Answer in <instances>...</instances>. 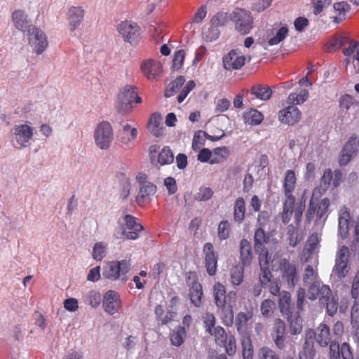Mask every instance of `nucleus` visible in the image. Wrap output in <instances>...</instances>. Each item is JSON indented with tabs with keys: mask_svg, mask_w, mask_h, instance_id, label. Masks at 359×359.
Returning a JSON list of instances; mask_svg holds the SVG:
<instances>
[{
	"mask_svg": "<svg viewBox=\"0 0 359 359\" xmlns=\"http://www.w3.org/2000/svg\"><path fill=\"white\" fill-rule=\"evenodd\" d=\"M251 93L256 98L262 101H266L271 98L272 90L269 86H255L251 88Z\"/></svg>",
	"mask_w": 359,
	"mask_h": 359,
	"instance_id": "obj_39",
	"label": "nucleus"
},
{
	"mask_svg": "<svg viewBox=\"0 0 359 359\" xmlns=\"http://www.w3.org/2000/svg\"><path fill=\"white\" fill-rule=\"evenodd\" d=\"M341 347L338 343L331 342L330 346V359H340Z\"/></svg>",
	"mask_w": 359,
	"mask_h": 359,
	"instance_id": "obj_64",
	"label": "nucleus"
},
{
	"mask_svg": "<svg viewBox=\"0 0 359 359\" xmlns=\"http://www.w3.org/2000/svg\"><path fill=\"white\" fill-rule=\"evenodd\" d=\"M247 57L238 50H231L223 57V66L226 70H237L245 65Z\"/></svg>",
	"mask_w": 359,
	"mask_h": 359,
	"instance_id": "obj_17",
	"label": "nucleus"
},
{
	"mask_svg": "<svg viewBox=\"0 0 359 359\" xmlns=\"http://www.w3.org/2000/svg\"><path fill=\"white\" fill-rule=\"evenodd\" d=\"M359 149V139L352 135L344 146L339 158L340 165H346L357 154Z\"/></svg>",
	"mask_w": 359,
	"mask_h": 359,
	"instance_id": "obj_16",
	"label": "nucleus"
},
{
	"mask_svg": "<svg viewBox=\"0 0 359 359\" xmlns=\"http://www.w3.org/2000/svg\"><path fill=\"white\" fill-rule=\"evenodd\" d=\"M222 310V322L226 326H231L233 323V311L232 308H219Z\"/></svg>",
	"mask_w": 359,
	"mask_h": 359,
	"instance_id": "obj_52",
	"label": "nucleus"
},
{
	"mask_svg": "<svg viewBox=\"0 0 359 359\" xmlns=\"http://www.w3.org/2000/svg\"><path fill=\"white\" fill-rule=\"evenodd\" d=\"M348 41V39L345 36H342L339 39H335L331 41L327 46L328 51H334L342 47L344 43Z\"/></svg>",
	"mask_w": 359,
	"mask_h": 359,
	"instance_id": "obj_63",
	"label": "nucleus"
},
{
	"mask_svg": "<svg viewBox=\"0 0 359 359\" xmlns=\"http://www.w3.org/2000/svg\"><path fill=\"white\" fill-rule=\"evenodd\" d=\"M285 200L283 203L282 218L283 223L287 224L290 222L294 212L295 198L293 195H285Z\"/></svg>",
	"mask_w": 359,
	"mask_h": 359,
	"instance_id": "obj_32",
	"label": "nucleus"
},
{
	"mask_svg": "<svg viewBox=\"0 0 359 359\" xmlns=\"http://www.w3.org/2000/svg\"><path fill=\"white\" fill-rule=\"evenodd\" d=\"M317 266L308 264L304 269L303 281L308 288V296L311 300L319 297V304L326 308L327 314L333 316L338 309V298L333 295L329 286L323 285L318 274Z\"/></svg>",
	"mask_w": 359,
	"mask_h": 359,
	"instance_id": "obj_1",
	"label": "nucleus"
},
{
	"mask_svg": "<svg viewBox=\"0 0 359 359\" xmlns=\"http://www.w3.org/2000/svg\"><path fill=\"white\" fill-rule=\"evenodd\" d=\"M301 119L299 109L293 104L281 109L278 112V120L280 123L288 125H294Z\"/></svg>",
	"mask_w": 359,
	"mask_h": 359,
	"instance_id": "obj_20",
	"label": "nucleus"
},
{
	"mask_svg": "<svg viewBox=\"0 0 359 359\" xmlns=\"http://www.w3.org/2000/svg\"><path fill=\"white\" fill-rule=\"evenodd\" d=\"M161 123V116L159 114L154 113L151 114L147 128L150 133L155 137H159L163 134Z\"/></svg>",
	"mask_w": 359,
	"mask_h": 359,
	"instance_id": "obj_35",
	"label": "nucleus"
},
{
	"mask_svg": "<svg viewBox=\"0 0 359 359\" xmlns=\"http://www.w3.org/2000/svg\"><path fill=\"white\" fill-rule=\"evenodd\" d=\"M118 32L125 41L131 44L137 42L140 38L139 26L131 21H123L117 27Z\"/></svg>",
	"mask_w": 359,
	"mask_h": 359,
	"instance_id": "obj_15",
	"label": "nucleus"
},
{
	"mask_svg": "<svg viewBox=\"0 0 359 359\" xmlns=\"http://www.w3.org/2000/svg\"><path fill=\"white\" fill-rule=\"evenodd\" d=\"M142 98L137 96L135 86L126 85L123 87L118 95L116 108L119 113L127 114L133 107V103H141Z\"/></svg>",
	"mask_w": 359,
	"mask_h": 359,
	"instance_id": "obj_3",
	"label": "nucleus"
},
{
	"mask_svg": "<svg viewBox=\"0 0 359 359\" xmlns=\"http://www.w3.org/2000/svg\"><path fill=\"white\" fill-rule=\"evenodd\" d=\"M189 287V297L191 303L196 306H200L203 296L202 285L195 279V275H189L187 280Z\"/></svg>",
	"mask_w": 359,
	"mask_h": 359,
	"instance_id": "obj_26",
	"label": "nucleus"
},
{
	"mask_svg": "<svg viewBox=\"0 0 359 359\" xmlns=\"http://www.w3.org/2000/svg\"><path fill=\"white\" fill-rule=\"evenodd\" d=\"M130 262L126 259L109 262L103 267L102 274L104 278L111 280L121 279L126 281V275L130 270Z\"/></svg>",
	"mask_w": 359,
	"mask_h": 359,
	"instance_id": "obj_5",
	"label": "nucleus"
},
{
	"mask_svg": "<svg viewBox=\"0 0 359 359\" xmlns=\"http://www.w3.org/2000/svg\"><path fill=\"white\" fill-rule=\"evenodd\" d=\"M235 29L241 34H247L252 28L253 20L251 13L243 8H235L230 15Z\"/></svg>",
	"mask_w": 359,
	"mask_h": 359,
	"instance_id": "obj_7",
	"label": "nucleus"
},
{
	"mask_svg": "<svg viewBox=\"0 0 359 359\" xmlns=\"http://www.w3.org/2000/svg\"><path fill=\"white\" fill-rule=\"evenodd\" d=\"M203 323L205 324V331L209 334H212L215 328L216 319L215 316L211 313H206L203 316Z\"/></svg>",
	"mask_w": 359,
	"mask_h": 359,
	"instance_id": "obj_53",
	"label": "nucleus"
},
{
	"mask_svg": "<svg viewBox=\"0 0 359 359\" xmlns=\"http://www.w3.org/2000/svg\"><path fill=\"white\" fill-rule=\"evenodd\" d=\"M287 34L288 29L286 27L271 28L266 31L260 43L264 49H267L268 46H275L283 41Z\"/></svg>",
	"mask_w": 359,
	"mask_h": 359,
	"instance_id": "obj_13",
	"label": "nucleus"
},
{
	"mask_svg": "<svg viewBox=\"0 0 359 359\" xmlns=\"http://www.w3.org/2000/svg\"><path fill=\"white\" fill-rule=\"evenodd\" d=\"M313 339H316L320 346H327L331 343V334L329 326L324 323H321L316 330L309 329L307 330L303 348L299 352V359H314L316 350Z\"/></svg>",
	"mask_w": 359,
	"mask_h": 359,
	"instance_id": "obj_2",
	"label": "nucleus"
},
{
	"mask_svg": "<svg viewBox=\"0 0 359 359\" xmlns=\"http://www.w3.org/2000/svg\"><path fill=\"white\" fill-rule=\"evenodd\" d=\"M214 298L217 308H233L236 305L237 294L235 291L226 294L224 285L217 283L213 287Z\"/></svg>",
	"mask_w": 359,
	"mask_h": 359,
	"instance_id": "obj_9",
	"label": "nucleus"
},
{
	"mask_svg": "<svg viewBox=\"0 0 359 359\" xmlns=\"http://www.w3.org/2000/svg\"><path fill=\"white\" fill-rule=\"evenodd\" d=\"M196 84L193 81L187 82L186 86L182 90L180 94L177 96V101L179 103H182L189 93L194 88Z\"/></svg>",
	"mask_w": 359,
	"mask_h": 359,
	"instance_id": "obj_61",
	"label": "nucleus"
},
{
	"mask_svg": "<svg viewBox=\"0 0 359 359\" xmlns=\"http://www.w3.org/2000/svg\"><path fill=\"white\" fill-rule=\"evenodd\" d=\"M341 178L342 173L339 170H336L332 172L330 169L325 170L321 178L320 187L323 191L330 188L334 189L339 185Z\"/></svg>",
	"mask_w": 359,
	"mask_h": 359,
	"instance_id": "obj_21",
	"label": "nucleus"
},
{
	"mask_svg": "<svg viewBox=\"0 0 359 359\" xmlns=\"http://www.w3.org/2000/svg\"><path fill=\"white\" fill-rule=\"evenodd\" d=\"M351 222V215L348 208L343 206L339 211L338 234L344 239L348 236Z\"/></svg>",
	"mask_w": 359,
	"mask_h": 359,
	"instance_id": "obj_25",
	"label": "nucleus"
},
{
	"mask_svg": "<svg viewBox=\"0 0 359 359\" xmlns=\"http://www.w3.org/2000/svg\"><path fill=\"white\" fill-rule=\"evenodd\" d=\"M318 247L312 245H310L309 243H306L303 251V262L306 263L311 262V264L315 266L318 265Z\"/></svg>",
	"mask_w": 359,
	"mask_h": 359,
	"instance_id": "obj_34",
	"label": "nucleus"
},
{
	"mask_svg": "<svg viewBox=\"0 0 359 359\" xmlns=\"http://www.w3.org/2000/svg\"><path fill=\"white\" fill-rule=\"evenodd\" d=\"M174 156L172 151L168 147H164L158 156V161L161 165H167L172 163Z\"/></svg>",
	"mask_w": 359,
	"mask_h": 359,
	"instance_id": "obj_47",
	"label": "nucleus"
},
{
	"mask_svg": "<svg viewBox=\"0 0 359 359\" xmlns=\"http://www.w3.org/2000/svg\"><path fill=\"white\" fill-rule=\"evenodd\" d=\"M253 312L247 311L246 312H239L235 319V325L238 332L241 337H250L248 331V322L252 318Z\"/></svg>",
	"mask_w": 359,
	"mask_h": 359,
	"instance_id": "obj_24",
	"label": "nucleus"
},
{
	"mask_svg": "<svg viewBox=\"0 0 359 359\" xmlns=\"http://www.w3.org/2000/svg\"><path fill=\"white\" fill-rule=\"evenodd\" d=\"M285 325L283 320L278 319L276 321L273 331V337H285Z\"/></svg>",
	"mask_w": 359,
	"mask_h": 359,
	"instance_id": "obj_62",
	"label": "nucleus"
},
{
	"mask_svg": "<svg viewBox=\"0 0 359 359\" xmlns=\"http://www.w3.org/2000/svg\"><path fill=\"white\" fill-rule=\"evenodd\" d=\"M102 299L100 293L95 290H90L83 295V302L94 309L99 306Z\"/></svg>",
	"mask_w": 359,
	"mask_h": 359,
	"instance_id": "obj_37",
	"label": "nucleus"
},
{
	"mask_svg": "<svg viewBox=\"0 0 359 359\" xmlns=\"http://www.w3.org/2000/svg\"><path fill=\"white\" fill-rule=\"evenodd\" d=\"M142 229L143 226L136 222L135 217L130 215L124 216V226L121 228V233L126 239H137L139 233Z\"/></svg>",
	"mask_w": 359,
	"mask_h": 359,
	"instance_id": "obj_18",
	"label": "nucleus"
},
{
	"mask_svg": "<svg viewBox=\"0 0 359 359\" xmlns=\"http://www.w3.org/2000/svg\"><path fill=\"white\" fill-rule=\"evenodd\" d=\"M187 337V332L184 327L179 326L172 330L170 334L171 344L175 346H180Z\"/></svg>",
	"mask_w": 359,
	"mask_h": 359,
	"instance_id": "obj_36",
	"label": "nucleus"
},
{
	"mask_svg": "<svg viewBox=\"0 0 359 359\" xmlns=\"http://www.w3.org/2000/svg\"><path fill=\"white\" fill-rule=\"evenodd\" d=\"M107 248V244L102 242L96 243L93 248V258L95 260L101 261L106 256Z\"/></svg>",
	"mask_w": 359,
	"mask_h": 359,
	"instance_id": "obj_46",
	"label": "nucleus"
},
{
	"mask_svg": "<svg viewBox=\"0 0 359 359\" xmlns=\"http://www.w3.org/2000/svg\"><path fill=\"white\" fill-rule=\"evenodd\" d=\"M102 306L104 311L112 316L119 312L122 302L118 293L114 290H108L103 296Z\"/></svg>",
	"mask_w": 359,
	"mask_h": 359,
	"instance_id": "obj_14",
	"label": "nucleus"
},
{
	"mask_svg": "<svg viewBox=\"0 0 359 359\" xmlns=\"http://www.w3.org/2000/svg\"><path fill=\"white\" fill-rule=\"evenodd\" d=\"M278 269L282 279L287 283V287L294 289L299 280L296 264L290 262L286 258H280L278 260Z\"/></svg>",
	"mask_w": 359,
	"mask_h": 359,
	"instance_id": "obj_8",
	"label": "nucleus"
},
{
	"mask_svg": "<svg viewBox=\"0 0 359 359\" xmlns=\"http://www.w3.org/2000/svg\"><path fill=\"white\" fill-rule=\"evenodd\" d=\"M266 236L264 231L262 228H259L255 233V248L256 251H259L262 247H264L263 243L265 242Z\"/></svg>",
	"mask_w": 359,
	"mask_h": 359,
	"instance_id": "obj_54",
	"label": "nucleus"
},
{
	"mask_svg": "<svg viewBox=\"0 0 359 359\" xmlns=\"http://www.w3.org/2000/svg\"><path fill=\"white\" fill-rule=\"evenodd\" d=\"M206 133L198 130L194 133L192 140V148L194 151L199 150L204 145Z\"/></svg>",
	"mask_w": 359,
	"mask_h": 359,
	"instance_id": "obj_50",
	"label": "nucleus"
},
{
	"mask_svg": "<svg viewBox=\"0 0 359 359\" xmlns=\"http://www.w3.org/2000/svg\"><path fill=\"white\" fill-rule=\"evenodd\" d=\"M278 306L280 311L283 316L290 318L292 314L293 307L291 304V294L287 291H283L280 293Z\"/></svg>",
	"mask_w": 359,
	"mask_h": 359,
	"instance_id": "obj_27",
	"label": "nucleus"
},
{
	"mask_svg": "<svg viewBox=\"0 0 359 359\" xmlns=\"http://www.w3.org/2000/svg\"><path fill=\"white\" fill-rule=\"evenodd\" d=\"M12 21L15 28L22 32H26L29 27L27 15L22 10H16L13 13Z\"/></svg>",
	"mask_w": 359,
	"mask_h": 359,
	"instance_id": "obj_28",
	"label": "nucleus"
},
{
	"mask_svg": "<svg viewBox=\"0 0 359 359\" xmlns=\"http://www.w3.org/2000/svg\"><path fill=\"white\" fill-rule=\"evenodd\" d=\"M185 53L184 50H177L172 60V68L174 70H179L184 62Z\"/></svg>",
	"mask_w": 359,
	"mask_h": 359,
	"instance_id": "obj_57",
	"label": "nucleus"
},
{
	"mask_svg": "<svg viewBox=\"0 0 359 359\" xmlns=\"http://www.w3.org/2000/svg\"><path fill=\"white\" fill-rule=\"evenodd\" d=\"M230 224L227 221H222L218 226V237L220 240H225L229 235Z\"/></svg>",
	"mask_w": 359,
	"mask_h": 359,
	"instance_id": "obj_59",
	"label": "nucleus"
},
{
	"mask_svg": "<svg viewBox=\"0 0 359 359\" xmlns=\"http://www.w3.org/2000/svg\"><path fill=\"white\" fill-rule=\"evenodd\" d=\"M184 82L185 79L182 76H178L175 81L169 83L165 90V96L167 97L172 96L183 86Z\"/></svg>",
	"mask_w": 359,
	"mask_h": 359,
	"instance_id": "obj_43",
	"label": "nucleus"
},
{
	"mask_svg": "<svg viewBox=\"0 0 359 359\" xmlns=\"http://www.w3.org/2000/svg\"><path fill=\"white\" fill-rule=\"evenodd\" d=\"M290 322V332L292 334H298L301 332L302 329V319L299 317L292 319V316L287 318Z\"/></svg>",
	"mask_w": 359,
	"mask_h": 359,
	"instance_id": "obj_56",
	"label": "nucleus"
},
{
	"mask_svg": "<svg viewBox=\"0 0 359 359\" xmlns=\"http://www.w3.org/2000/svg\"><path fill=\"white\" fill-rule=\"evenodd\" d=\"M245 203L243 198H237L234 203L233 217L235 222L241 224L245 217Z\"/></svg>",
	"mask_w": 359,
	"mask_h": 359,
	"instance_id": "obj_38",
	"label": "nucleus"
},
{
	"mask_svg": "<svg viewBox=\"0 0 359 359\" xmlns=\"http://www.w3.org/2000/svg\"><path fill=\"white\" fill-rule=\"evenodd\" d=\"M156 192V187L151 182L141 185L137 197V202L139 204H142L144 202L149 201Z\"/></svg>",
	"mask_w": 359,
	"mask_h": 359,
	"instance_id": "obj_29",
	"label": "nucleus"
},
{
	"mask_svg": "<svg viewBox=\"0 0 359 359\" xmlns=\"http://www.w3.org/2000/svg\"><path fill=\"white\" fill-rule=\"evenodd\" d=\"M243 266L236 265L231 269V282L233 285L238 286L243 282Z\"/></svg>",
	"mask_w": 359,
	"mask_h": 359,
	"instance_id": "obj_42",
	"label": "nucleus"
},
{
	"mask_svg": "<svg viewBox=\"0 0 359 359\" xmlns=\"http://www.w3.org/2000/svg\"><path fill=\"white\" fill-rule=\"evenodd\" d=\"M28 41L33 51L38 55L43 53L48 44L44 32L36 27L29 29Z\"/></svg>",
	"mask_w": 359,
	"mask_h": 359,
	"instance_id": "obj_11",
	"label": "nucleus"
},
{
	"mask_svg": "<svg viewBox=\"0 0 359 359\" xmlns=\"http://www.w3.org/2000/svg\"><path fill=\"white\" fill-rule=\"evenodd\" d=\"M349 258V250L346 246H342L337 252L335 264L332 269V273L339 279L344 278L348 273L349 267L348 261Z\"/></svg>",
	"mask_w": 359,
	"mask_h": 359,
	"instance_id": "obj_10",
	"label": "nucleus"
},
{
	"mask_svg": "<svg viewBox=\"0 0 359 359\" xmlns=\"http://www.w3.org/2000/svg\"><path fill=\"white\" fill-rule=\"evenodd\" d=\"M259 254V263L260 267L269 266L270 257L269 252L265 247H262L259 251H256Z\"/></svg>",
	"mask_w": 359,
	"mask_h": 359,
	"instance_id": "obj_58",
	"label": "nucleus"
},
{
	"mask_svg": "<svg viewBox=\"0 0 359 359\" xmlns=\"http://www.w3.org/2000/svg\"><path fill=\"white\" fill-rule=\"evenodd\" d=\"M85 15V11L81 6H71L67 11V18L68 28L74 32L81 25Z\"/></svg>",
	"mask_w": 359,
	"mask_h": 359,
	"instance_id": "obj_22",
	"label": "nucleus"
},
{
	"mask_svg": "<svg viewBox=\"0 0 359 359\" xmlns=\"http://www.w3.org/2000/svg\"><path fill=\"white\" fill-rule=\"evenodd\" d=\"M242 351L243 359L253 358V347L250 337H245L241 339Z\"/></svg>",
	"mask_w": 359,
	"mask_h": 359,
	"instance_id": "obj_44",
	"label": "nucleus"
},
{
	"mask_svg": "<svg viewBox=\"0 0 359 359\" xmlns=\"http://www.w3.org/2000/svg\"><path fill=\"white\" fill-rule=\"evenodd\" d=\"M203 253L205 255V263L207 272L210 276H214L217 271V257L214 251L212 243H207L205 244Z\"/></svg>",
	"mask_w": 359,
	"mask_h": 359,
	"instance_id": "obj_23",
	"label": "nucleus"
},
{
	"mask_svg": "<svg viewBox=\"0 0 359 359\" xmlns=\"http://www.w3.org/2000/svg\"><path fill=\"white\" fill-rule=\"evenodd\" d=\"M275 308L276 304L273 301L265 299L261 304L260 310L264 317L269 318L273 313Z\"/></svg>",
	"mask_w": 359,
	"mask_h": 359,
	"instance_id": "obj_49",
	"label": "nucleus"
},
{
	"mask_svg": "<svg viewBox=\"0 0 359 359\" xmlns=\"http://www.w3.org/2000/svg\"><path fill=\"white\" fill-rule=\"evenodd\" d=\"M309 95L308 90L300 89L299 93H292L289 95L287 103L293 105L302 104L308 99Z\"/></svg>",
	"mask_w": 359,
	"mask_h": 359,
	"instance_id": "obj_40",
	"label": "nucleus"
},
{
	"mask_svg": "<svg viewBox=\"0 0 359 359\" xmlns=\"http://www.w3.org/2000/svg\"><path fill=\"white\" fill-rule=\"evenodd\" d=\"M213 191L209 187H201L195 196V199L198 201H206L211 198Z\"/></svg>",
	"mask_w": 359,
	"mask_h": 359,
	"instance_id": "obj_55",
	"label": "nucleus"
},
{
	"mask_svg": "<svg viewBox=\"0 0 359 359\" xmlns=\"http://www.w3.org/2000/svg\"><path fill=\"white\" fill-rule=\"evenodd\" d=\"M34 128L30 123L15 124L11 133V141L15 148L27 147L31 144Z\"/></svg>",
	"mask_w": 359,
	"mask_h": 359,
	"instance_id": "obj_4",
	"label": "nucleus"
},
{
	"mask_svg": "<svg viewBox=\"0 0 359 359\" xmlns=\"http://www.w3.org/2000/svg\"><path fill=\"white\" fill-rule=\"evenodd\" d=\"M210 334L215 337V342L221 346L225 345L229 338L224 328L220 326L215 327L212 330V334Z\"/></svg>",
	"mask_w": 359,
	"mask_h": 359,
	"instance_id": "obj_48",
	"label": "nucleus"
},
{
	"mask_svg": "<svg viewBox=\"0 0 359 359\" xmlns=\"http://www.w3.org/2000/svg\"><path fill=\"white\" fill-rule=\"evenodd\" d=\"M259 359H279L276 353L268 347H263L258 353Z\"/></svg>",
	"mask_w": 359,
	"mask_h": 359,
	"instance_id": "obj_60",
	"label": "nucleus"
},
{
	"mask_svg": "<svg viewBox=\"0 0 359 359\" xmlns=\"http://www.w3.org/2000/svg\"><path fill=\"white\" fill-rule=\"evenodd\" d=\"M240 258L243 266H249L252 259L251 245L246 239L240 242Z\"/></svg>",
	"mask_w": 359,
	"mask_h": 359,
	"instance_id": "obj_30",
	"label": "nucleus"
},
{
	"mask_svg": "<svg viewBox=\"0 0 359 359\" xmlns=\"http://www.w3.org/2000/svg\"><path fill=\"white\" fill-rule=\"evenodd\" d=\"M93 137L95 143L99 149L102 150L109 149L114 140L113 128L111 124L107 121L100 122L94 130Z\"/></svg>",
	"mask_w": 359,
	"mask_h": 359,
	"instance_id": "obj_6",
	"label": "nucleus"
},
{
	"mask_svg": "<svg viewBox=\"0 0 359 359\" xmlns=\"http://www.w3.org/2000/svg\"><path fill=\"white\" fill-rule=\"evenodd\" d=\"M243 117L245 123L250 126L259 125L264 119L263 114L257 109L252 108L245 111L243 113Z\"/></svg>",
	"mask_w": 359,
	"mask_h": 359,
	"instance_id": "obj_31",
	"label": "nucleus"
},
{
	"mask_svg": "<svg viewBox=\"0 0 359 359\" xmlns=\"http://www.w3.org/2000/svg\"><path fill=\"white\" fill-rule=\"evenodd\" d=\"M138 135L137 129L128 123H123L118 133V139L121 147L130 149Z\"/></svg>",
	"mask_w": 359,
	"mask_h": 359,
	"instance_id": "obj_12",
	"label": "nucleus"
},
{
	"mask_svg": "<svg viewBox=\"0 0 359 359\" xmlns=\"http://www.w3.org/2000/svg\"><path fill=\"white\" fill-rule=\"evenodd\" d=\"M143 75L149 80H155L162 74V65L160 62L147 59L142 61L140 66Z\"/></svg>",
	"mask_w": 359,
	"mask_h": 359,
	"instance_id": "obj_19",
	"label": "nucleus"
},
{
	"mask_svg": "<svg viewBox=\"0 0 359 359\" xmlns=\"http://www.w3.org/2000/svg\"><path fill=\"white\" fill-rule=\"evenodd\" d=\"M297 178L293 170H287L285 173L283 190L285 195H292L295 189Z\"/></svg>",
	"mask_w": 359,
	"mask_h": 359,
	"instance_id": "obj_33",
	"label": "nucleus"
},
{
	"mask_svg": "<svg viewBox=\"0 0 359 359\" xmlns=\"http://www.w3.org/2000/svg\"><path fill=\"white\" fill-rule=\"evenodd\" d=\"M333 8L338 13L337 16L334 18L333 21L336 23H339L342 22L345 19V15L347 12L350 10V6L346 1H341L335 3L333 6Z\"/></svg>",
	"mask_w": 359,
	"mask_h": 359,
	"instance_id": "obj_41",
	"label": "nucleus"
},
{
	"mask_svg": "<svg viewBox=\"0 0 359 359\" xmlns=\"http://www.w3.org/2000/svg\"><path fill=\"white\" fill-rule=\"evenodd\" d=\"M269 266L260 267L259 281L262 287L266 286L268 283L272 280L273 276Z\"/></svg>",
	"mask_w": 359,
	"mask_h": 359,
	"instance_id": "obj_51",
	"label": "nucleus"
},
{
	"mask_svg": "<svg viewBox=\"0 0 359 359\" xmlns=\"http://www.w3.org/2000/svg\"><path fill=\"white\" fill-rule=\"evenodd\" d=\"M330 206V201L327 198H323L320 201V203L317 202V209H316V219L320 221L323 219L325 220L327 216V212Z\"/></svg>",
	"mask_w": 359,
	"mask_h": 359,
	"instance_id": "obj_45",
	"label": "nucleus"
}]
</instances>
